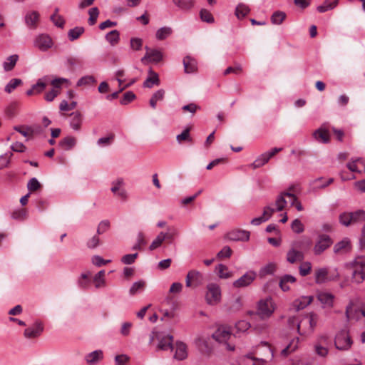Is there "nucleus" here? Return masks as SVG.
<instances>
[{"label":"nucleus","mask_w":365,"mask_h":365,"mask_svg":"<svg viewBox=\"0 0 365 365\" xmlns=\"http://www.w3.org/2000/svg\"><path fill=\"white\" fill-rule=\"evenodd\" d=\"M318 315L314 312H311L308 316L302 319H294L291 322L297 324V331L299 335H306L314 331L318 322Z\"/></svg>","instance_id":"1"},{"label":"nucleus","mask_w":365,"mask_h":365,"mask_svg":"<svg viewBox=\"0 0 365 365\" xmlns=\"http://www.w3.org/2000/svg\"><path fill=\"white\" fill-rule=\"evenodd\" d=\"M339 279V273L337 269H329L327 267H321L315 270L314 281L318 284L336 281Z\"/></svg>","instance_id":"2"},{"label":"nucleus","mask_w":365,"mask_h":365,"mask_svg":"<svg viewBox=\"0 0 365 365\" xmlns=\"http://www.w3.org/2000/svg\"><path fill=\"white\" fill-rule=\"evenodd\" d=\"M353 280L358 284L365 279V256L356 257L350 263Z\"/></svg>","instance_id":"3"},{"label":"nucleus","mask_w":365,"mask_h":365,"mask_svg":"<svg viewBox=\"0 0 365 365\" xmlns=\"http://www.w3.org/2000/svg\"><path fill=\"white\" fill-rule=\"evenodd\" d=\"M275 309L276 306L273 299L271 297H267L258 302L257 314L261 319H268L274 313Z\"/></svg>","instance_id":"4"},{"label":"nucleus","mask_w":365,"mask_h":365,"mask_svg":"<svg viewBox=\"0 0 365 365\" xmlns=\"http://www.w3.org/2000/svg\"><path fill=\"white\" fill-rule=\"evenodd\" d=\"M207 292L205 294V301L209 305H216L219 304L222 298L221 288L220 285L215 282L207 284Z\"/></svg>","instance_id":"5"},{"label":"nucleus","mask_w":365,"mask_h":365,"mask_svg":"<svg viewBox=\"0 0 365 365\" xmlns=\"http://www.w3.org/2000/svg\"><path fill=\"white\" fill-rule=\"evenodd\" d=\"M110 191L118 198L122 201H127L129 198V194L125 189V182L123 178H117L110 183Z\"/></svg>","instance_id":"6"},{"label":"nucleus","mask_w":365,"mask_h":365,"mask_svg":"<svg viewBox=\"0 0 365 365\" xmlns=\"http://www.w3.org/2000/svg\"><path fill=\"white\" fill-rule=\"evenodd\" d=\"M54 42L52 38L47 34H39L36 35L33 40V46L34 48L41 52H46L52 48Z\"/></svg>","instance_id":"7"},{"label":"nucleus","mask_w":365,"mask_h":365,"mask_svg":"<svg viewBox=\"0 0 365 365\" xmlns=\"http://www.w3.org/2000/svg\"><path fill=\"white\" fill-rule=\"evenodd\" d=\"M155 338L158 340V348L163 350H168L173 349V337L169 334L163 332L153 333L150 336V344L153 341Z\"/></svg>","instance_id":"8"},{"label":"nucleus","mask_w":365,"mask_h":365,"mask_svg":"<svg viewBox=\"0 0 365 365\" xmlns=\"http://www.w3.org/2000/svg\"><path fill=\"white\" fill-rule=\"evenodd\" d=\"M231 332L230 329L226 327H220L217 329L212 334V338L219 343L226 344L227 349L228 350H234V346L227 344V341L231 337Z\"/></svg>","instance_id":"9"},{"label":"nucleus","mask_w":365,"mask_h":365,"mask_svg":"<svg viewBox=\"0 0 365 365\" xmlns=\"http://www.w3.org/2000/svg\"><path fill=\"white\" fill-rule=\"evenodd\" d=\"M63 83H69V81L64 78H56L51 81V84L53 88L45 94V99L48 102H51L60 93V90Z\"/></svg>","instance_id":"10"},{"label":"nucleus","mask_w":365,"mask_h":365,"mask_svg":"<svg viewBox=\"0 0 365 365\" xmlns=\"http://www.w3.org/2000/svg\"><path fill=\"white\" fill-rule=\"evenodd\" d=\"M335 346L339 350H348L351 344L352 341L346 330H341L336 334L334 340Z\"/></svg>","instance_id":"11"},{"label":"nucleus","mask_w":365,"mask_h":365,"mask_svg":"<svg viewBox=\"0 0 365 365\" xmlns=\"http://www.w3.org/2000/svg\"><path fill=\"white\" fill-rule=\"evenodd\" d=\"M282 150V148H274L272 150L261 154L252 164H250V166L252 169L261 168L267 163L269 159L272 158L275 154Z\"/></svg>","instance_id":"12"},{"label":"nucleus","mask_w":365,"mask_h":365,"mask_svg":"<svg viewBox=\"0 0 365 365\" xmlns=\"http://www.w3.org/2000/svg\"><path fill=\"white\" fill-rule=\"evenodd\" d=\"M332 240L327 235H320L313 247V252L315 255H320L332 244Z\"/></svg>","instance_id":"13"},{"label":"nucleus","mask_w":365,"mask_h":365,"mask_svg":"<svg viewBox=\"0 0 365 365\" xmlns=\"http://www.w3.org/2000/svg\"><path fill=\"white\" fill-rule=\"evenodd\" d=\"M257 273L253 270L246 272L242 277L234 281L232 286L235 288H243L250 285L256 279Z\"/></svg>","instance_id":"14"},{"label":"nucleus","mask_w":365,"mask_h":365,"mask_svg":"<svg viewBox=\"0 0 365 365\" xmlns=\"http://www.w3.org/2000/svg\"><path fill=\"white\" fill-rule=\"evenodd\" d=\"M204 277L202 274L195 269L189 271L185 277V285L187 287L194 286L195 287L202 284Z\"/></svg>","instance_id":"15"},{"label":"nucleus","mask_w":365,"mask_h":365,"mask_svg":"<svg viewBox=\"0 0 365 365\" xmlns=\"http://www.w3.org/2000/svg\"><path fill=\"white\" fill-rule=\"evenodd\" d=\"M329 344L330 339L327 335L319 336L314 344L315 352L320 356H326L328 354Z\"/></svg>","instance_id":"16"},{"label":"nucleus","mask_w":365,"mask_h":365,"mask_svg":"<svg viewBox=\"0 0 365 365\" xmlns=\"http://www.w3.org/2000/svg\"><path fill=\"white\" fill-rule=\"evenodd\" d=\"M250 237V232L249 231L240 229H233L225 235V238L230 241H248Z\"/></svg>","instance_id":"17"},{"label":"nucleus","mask_w":365,"mask_h":365,"mask_svg":"<svg viewBox=\"0 0 365 365\" xmlns=\"http://www.w3.org/2000/svg\"><path fill=\"white\" fill-rule=\"evenodd\" d=\"M146 53L142 58L141 61L143 63H158L163 59V55L160 50L155 48H150L145 46Z\"/></svg>","instance_id":"18"},{"label":"nucleus","mask_w":365,"mask_h":365,"mask_svg":"<svg viewBox=\"0 0 365 365\" xmlns=\"http://www.w3.org/2000/svg\"><path fill=\"white\" fill-rule=\"evenodd\" d=\"M172 349H175L174 358L175 359L182 361L187 358V346L185 343L177 341Z\"/></svg>","instance_id":"19"},{"label":"nucleus","mask_w":365,"mask_h":365,"mask_svg":"<svg viewBox=\"0 0 365 365\" xmlns=\"http://www.w3.org/2000/svg\"><path fill=\"white\" fill-rule=\"evenodd\" d=\"M43 331V326L41 322H36L32 326L24 330V336L28 339L39 336Z\"/></svg>","instance_id":"20"},{"label":"nucleus","mask_w":365,"mask_h":365,"mask_svg":"<svg viewBox=\"0 0 365 365\" xmlns=\"http://www.w3.org/2000/svg\"><path fill=\"white\" fill-rule=\"evenodd\" d=\"M83 121V116L80 111H74L69 115V125L75 131L81 130Z\"/></svg>","instance_id":"21"},{"label":"nucleus","mask_w":365,"mask_h":365,"mask_svg":"<svg viewBox=\"0 0 365 365\" xmlns=\"http://www.w3.org/2000/svg\"><path fill=\"white\" fill-rule=\"evenodd\" d=\"M346 167L351 172L365 173V160L362 158H352Z\"/></svg>","instance_id":"22"},{"label":"nucleus","mask_w":365,"mask_h":365,"mask_svg":"<svg viewBox=\"0 0 365 365\" xmlns=\"http://www.w3.org/2000/svg\"><path fill=\"white\" fill-rule=\"evenodd\" d=\"M346 317L348 320H359L361 317L365 318V307L362 309L353 310V304H350L346 308Z\"/></svg>","instance_id":"23"},{"label":"nucleus","mask_w":365,"mask_h":365,"mask_svg":"<svg viewBox=\"0 0 365 365\" xmlns=\"http://www.w3.org/2000/svg\"><path fill=\"white\" fill-rule=\"evenodd\" d=\"M297 243L293 244L292 247L287 253V260L291 264H294L297 261H302L304 258V254L302 251L296 250Z\"/></svg>","instance_id":"24"},{"label":"nucleus","mask_w":365,"mask_h":365,"mask_svg":"<svg viewBox=\"0 0 365 365\" xmlns=\"http://www.w3.org/2000/svg\"><path fill=\"white\" fill-rule=\"evenodd\" d=\"M314 300V297L312 295L309 296H301L294 300L292 302V307L297 311H299L305 309L309 306Z\"/></svg>","instance_id":"25"},{"label":"nucleus","mask_w":365,"mask_h":365,"mask_svg":"<svg viewBox=\"0 0 365 365\" xmlns=\"http://www.w3.org/2000/svg\"><path fill=\"white\" fill-rule=\"evenodd\" d=\"M39 13L36 11H29L25 14V24L30 29H36L37 27Z\"/></svg>","instance_id":"26"},{"label":"nucleus","mask_w":365,"mask_h":365,"mask_svg":"<svg viewBox=\"0 0 365 365\" xmlns=\"http://www.w3.org/2000/svg\"><path fill=\"white\" fill-rule=\"evenodd\" d=\"M351 249V241L349 238L345 237L335 244L333 250L335 254L341 255L350 251Z\"/></svg>","instance_id":"27"},{"label":"nucleus","mask_w":365,"mask_h":365,"mask_svg":"<svg viewBox=\"0 0 365 365\" xmlns=\"http://www.w3.org/2000/svg\"><path fill=\"white\" fill-rule=\"evenodd\" d=\"M317 299L323 308H331L334 306V296L329 292H319L317 294Z\"/></svg>","instance_id":"28"},{"label":"nucleus","mask_w":365,"mask_h":365,"mask_svg":"<svg viewBox=\"0 0 365 365\" xmlns=\"http://www.w3.org/2000/svg\"><path fill=\"white\" fill-rule=\"evenodd\" d=\"M103 359V352L101 349L95 350L85 356V360L88 365H96Z\"/></svg>","instance_id":"29"},{"label":"nucleus","mask_w":365,"mask_h":365,"mask_svg":"<svg viewBox=\"0 0 365 365\" xmlns=\"http://www.w3.org/2000/svg\"><path fill=\"white\" fill-rule=\"evenodd\" d=\"M160 79L158 74L153 71L151 68L148 71V76L143 83V86L145 88H151L154 86L160 85Z\"/></svg>","instance_id":"30"},{"label":"nucleus","mask_w":365,"mask_h":365,"mask_svg":"<svg viewBox=\"0 0 365 365\" xmlns=\"http://www.w3.org/2000/svg\"><path fill=\"white\" fill-rule=\"evenodd\" d=\"M313 136L316 140L322 143H327L329 141V131L322 128L316 130L313 133Z\"/></svg>","instance_id":"31"},{"label":"nucleus","mask_w":365,"mask_h":365,"mask_svg":"<svg viewBox=\"0 0 365 365\" xmlns=\"http://www.w3.org/2000/svg\"><path fill=\"white\" fill-rule=\"evenodd\" d=\"M183 66L185 71L187 73H191L197 71V66L196 61L190 56H186L183 59Z\"/></svg>","instance_id":"32"},{"label":"nucleus","mask_w":365,"mask_h":365,"mask_svg":"<svg viewBox=\"0 0 365 365\" xmlns=\"http://www.w3.org/2000/svg\"><path fill=\"white\" fill-rule=\"evenodd\" d=\"M296 282V278L290 274H285L282 276L279 281V287L284 291L287 292L290 289L289 284H294Z\"/></svg>","instance_id":"33"},{"label":"nucleus","mask_w":365,"mask_h":365,"mask_svg":"<svg viewBox=\"0 0 365 365\" xmlns=\"http://www.w3.org/2000/svg\"><path fill=\"white\" fill-rule=\"evenodd\" d=\"M176 7L182 11H189L195 5V0H173Z\"/></svg>","instance_id":"34"},{"label":"nucleus","mask_w":365,"mask_h":365,"mask_svg":"<svg viewBox=\"0 0 365 365\" xmlns=\"http://www.w3.org/2000/svg\"><path fill=\"white\" fill-rule=\"evenodd\" d=\"M215 271L220 279H229L233 275L232 272L229 270L228 267L223 264H219L216 266Z\"/></svg>","instance_id":"35"},{"label":"nucleus","mask_w":365,"mask_h":365,"mask_svg":"<svg viewBox=\"0 0 365 365\" xmlns=\"http://www.w3.org/2000/svg\"><path fill=\"white\" fill-rule=\"evenodd\" d=\"M299 342V339L298 337L293 339L285 348L282 349L281 355L286 357L290 353L294 351L298 347Z\"/></svg>","instance_id":"36"},{"label":"nucleus","mask_w":365,"mask_h":365,"mask_svg":"<svg viewBox=\"0 0 365 365\" xmlns=\"http://www.w3.org/2000/svg\"><path fill=\"white\" fill-rule=\"evenodd\" d=\"M76 139L72 136H67L59 142V146L65 150H69L72 149L76 145Z\"/></svg>","instance_id":"37"},{"label":"nucleus","mask_w":365,"mask_h":365,"mask_svg":"<svg viewBox=\"0 0 365 365\" xmlns=\"http://www.w3.org/2000/svg\"><path fill=\"white\" fill-rule=\"evenodd\" d=\"M285 197L287 196L284 195V192L281 193L277 196L275 202L271 205L274 207V210L275 212H280L285 207L287 204Z\"/></svg>","instance_id":"38"},{"label":"nucleus","mask_w":365,"mask_h":365,"mask_svg":"<svg viewBox=\"0 0 365 365\" xmlns=\"http://www.w3.org/2000/svg\"><path fill=\"white\" fill-rule=\"evenodd\" d=\"M18 60H19V56L16 54H14V55L9 56L3 63V68H4V71H11L14 68Z\"/></svg>","instance_id":"39"},{"label":"nucleus","mask_w":365,"mask_h":365,"mask_svg":"<svg viewBox=\"0 0 365 365\" xmlns=\"http://www.w3.org/2000/svg\"><path fill=\"white\" fill-rule=\"evenodd\" d=\"M339 3V0H326L322 5L317 6V9L320 13L326 12L335 8Z\"/></svg>","instance_id":"40"},{"label":"nucleus","mask_w":365,"mask_h":365,"mask_svg":"<svg viewBox=\"0 0 365 365\" xmlns=\"http://www.w3.org/2000/svg\"><path fill=\"white\" fill-rule=\"evenodd\" d=\"M250 11V9L249 6L243 3L239 4L235 9V15L237 19H243L245 17Z\"/></svg>","instance_id":"41"},{"label":"nucleus","mask_w":365,"mask_h":365,"mask_svg":"<svg viewBox=\"0 0 365 365\" xmlns=\"http://www.w3.org/2000/svg\"><path fill=\"white\" fill-rule=\"evenodd\" d=\"M286 14L282 11H274L270 18L271 22L274 25H280L286 19Z\"/></svg>","instance_id":"42"},{"label":"nucleus","mask_w":365,"mask_h":365,"mask_svg":"<svg viewBox=\"0 0 365 365\" xmlns=\"http://www.w3.org/2000/svg\"><path fill=\"white\" fill-rule=\"evenodd\" d=\"M145 282L143 279L135 282L129 289V294L132 296L137 294L144 289Z\"/></svg>","instance_id":"43"},{"label":"nucleus","mask_w":365,"mask_h":365,"mask_svg":"<svg viewBox=\"0 0 365 365\" xmlns=\"http://www.w3.org/2000/svg\"><path fill=\"white\" fill-rule=\"evenodd\" d=\"M106 41L111 45H116L120 40V34L117 30H113L106 35Z\"/></svg>","instance_id":"44"},{"label":"nucleus","mask_w":365,"mask_h":365,"mask_svg":"<svg viewBox=\"0 0 365 365\" xmlns=\"http://www.w3.org/2000/svg\"><path fill=\"white\" fill-rule=\"evenodd\" d=\"M165 240V232H160L150 244V250H154L160 247Z\"/></svg>","instance_id":"45"},{"label":"nucleus","mask_w":365,"mask_h":365,"mask_svg":"<svg viewBox=\"0 0 365 365\" xmlns=\"http://www.w3.org/2000/svg\"><path fill=\"white\" fill-rule=\"evenodd\" d=\"M84 32L83 27L76 26L73 29H71L68 32V36L70 41H73L76 40L80 37L81 34Z\"/></svg>","instance_id":"46"},{"label":"nucleus","mask_w":365,"mask_h":365,"mask_svg":"<svg viewBox=\"0 0 365 365\" xmlns=\"http://www.w3.org/2000/svg\"><path fill=\"white\" fill-rule=\"evenodd\" d=\"M172 34V29L170 27L164 26L160 28L155 34L156 38L158 40H164Z\"/></svg>","instance_id":"47"},{"label":"nucleus","mask_w":365,"mask_h":365,"mask_svg":"<svg viewBox=\"0 0 365 365\" xmlns=\"http://www.w3.org/2000/svg\"><path fill=\"white\" fill-rule=\"evenodd\" d=\"M58 9H56L55 13L51 16L52 22L58 27L62 28L65 24L63 17L58 14Z\"/></svg>","instance_id":"48"},{"label":"nucleus","mask_w":365,"mask_h":365,"mask_svg":"<svg viewBox=\"0 0 365 365\" xmlns=\"http://www.w3.org/2000/svg\"><path fill=\"white\" fill-rule=\"evenodd\" d=\"M22 83V81L19 78H12L5 86V91L8 93H11L18 86Z\"/></svg>","instance_id":"49"},{"label":"nucleus","mask_w":365,"mask_h":365,"mask_svg":"<svg viewBox=\"0 0 365 365\" xmlns=\"http://www.w3.org/2000/svg\"><path fill=\"white\" fill-rule=\"evenodd\" d=\"M276 266L274 264L269 263L264 267H262L259 270V276L264 277L267 274H272L274 272Z\"/></svg>","instance_id":"50"},{"label":"nucleus","mask_w":365,"mask_h":365,"mask_svg":"<svg viewBox=\"0 0 365 365\" xmlns=\"http://www.w3.org/2000/svg\"><path fill=\"white\" fill-rule=\"evenodd\" d=\"M90 276V272H85L81 274V277L78 281V286L82 289H87L89 286V279L88 277Z\"/></svg>","instance_id":"51"},{"label":"nucleus","mask_w":365,"mask_h":365,"mask_svg":"<svg viewBox=\"0 0 365 365\" xmlns=\"http://www.w3.org/2000/svg\"><path fill=\"white\" fill-rule=\"evenodd\" d=\"M94 83H96V79L93 76H85L78 79L77 86H88Z\"/></svg>","instance_id":"52"},{"label":"nucleus","mask_w":365,"mask_h":365,"mask_svg":"<svg viewBox=\"0 0 365 365\" xmlns=\"http://www.w3.org/2000/svg\"><path fill=\"white\" fill-rule=\"evenodd\" d=\"M312 270V264L309 262H304L299 267V274L302 277L308 275Z\"/></svg>","instance_id":"53"},{"label":"nucleus","mask_w":365,"mask_h":365,"mask_svg":"<svg viewBox=\"0 0 365 365\" xmlns=\"http://www.w3.org/2000/svg\"><path fill=\"white\" fill-rule=\"evenodd\" d=\"M89 19L88 20L90 25H94L99 15V11L97 7H93L88 11Z\"/></svg>","instance_id":"54"},{"label":"nucleus","mask_w":365,"mask_h":365,"mask_svg":"<svg viewBox=\"0 0 365 365\" xmlns=\"http://www.w3.org/2000/svg\"><path fill=\"white\" fill-rule=\"evenodd\" d=\"M250 324L247 321L240 320L235 324V329L237 332H245L250 328Z\"/></svg>","instance_id":"55"},{"label":"nucleus","mask_w":365,"mask_h":365,"mask_svg":"<svg viewBox=\"0 0 365 365\" xmlns=\"http://www.w3.org/2000/svg\"><path fill=\"white\" fill-rule=\"evenodd\" d=\"M351 217V212H344L339 216V222L341 225L347 227L353 224Z\"/></svg>","instance_id":"56"},{"label":"nucleus","mask_w":365,"mask_h":365,"mask_svg":"<svg viewBox=\"0 0 365 365\" xmlns=\"http://www.w3.org/2000/svg\"><path fill=\"white\" fill-rule=\"evenodd\" d=\"M291 228L295 233L299 234L304 232V225L299 219H295L291 224Z\"/></svg>","instance_id":"57"},{"label":"nucleus","mask_w":365,"mask_h":365,"mask_svg":"<svg viewBox=\"0 0 365 365\" xmlns=\"http://www.w3.org/2000/svg\"><path fill=\"white\" fill-rule=\"evenodd\" d=\"M351 220L353 223L363 221L365 220V212L364 210H357L354 212H351Z\"/></svg>","instance_id":"58"},{"label":"nucleus","mask_w":365,"mask_h":365,"mask_svg":"<svg viewBox=\"0 0 365 365\" xmlns=\"http://www.w3.org/2000/svg\"><path fill=\"white\" fill-rule=\"evenodd\" d=\"M200 19L202 21L207 22V23H213L214 22V18L211 13L206 10V9H202L200 12Z\"/></svg>","instance_id":"59"},{"label":"nucleus","mask_w":365,"mask_h":365,"mask_svg":"<svg viewBox=\"0 0 365 365\" xmlns=\"http://www.w3.org/2000/svg\"><path fill=\"white\" fill-rule=\"evenodd\" d=\"M177 141L181 143L183 141H191L189 128L185 129L180 134L176 136Z\"/></svg>","instance_id":"60"},{"label":"nucleus","mask_w":365,"mask_h":365,"mask_svg":"<svg viewBox=\"0 0 365 365\" xmlns=\"http://www.w3.org/2000/svg\"><path fill=\"white\" fill-rule=\"evenodd\" d=\"M138 254H128L121 258V262L124 264H131L135 262Z\"/></svg>","instance_id":"61"},{"label":"nucleus","mask_w":365,"mask_h":365,"mask_svg":"<svg viewBox=\"0 0 365 365\" xmlns=\"http://www.w3.org/2000/svg\"><path fill=\"white\" fill-rule=\"evenodd\" d=\"M110 227V222L108 220H102L98 225L97 233L102 235L105 233Z\"/></svg>","instance_id":"62"},{"label":"nucleus","mask_w":365,"mask_h":365,"mask_svg":"<svg viewBox=\"0 0 365 365\" xmlns=\"http://www.w3.org/2000/svg\"><path fill=\"white\" fill-rule=\"evenodd\" d=\"M130 48L134 51L140 50L143 46V40L140 38H132L130 39Z\"/></svg>","instance_id":"63"},{"label":"nucleus","mask_w":365,"mask_h":365,"mask_svg":"<svg viewBox=\"0 0 365 365\" xmlns=\"http://www.w3.org/2000/svg\"><path fill=\"white\" fill-rule=\"evenodd\" d=\"M232 250L229 246H225L217 255L220 259L229 258L232 255Z\"/></svg>","instance_id":"64"}]
</instances>
